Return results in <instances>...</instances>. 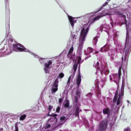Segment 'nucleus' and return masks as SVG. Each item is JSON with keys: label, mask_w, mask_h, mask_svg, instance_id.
Listing matches in <instances>:
<instances>
[{"label": "nucleus", "mask_w": 131, "mask_h": 131, "mask_svg": "<svg viewBox=\"0 0 131 131\" xmlns=\"http://www.w3.org/2000/svg\"><path fill=\"white\" fill-rule=\"evenodd\" d=\"M118 97L117 99L116 103V104L117 105H118L121 104V100L122 99V96L120 95L119 94L118 95Z\"/></svg>", "instance_id": "23"}, {"label": "nucleus", "mask_w": 131, "mask_h": 131, "mask_svg": "<svg viewBox=\"0 0 131 131\" xmlns=\"http://www.w3.org/2000/svg\"><path fill=\"white\" fill-rule=\"evenodd\" d=\"M7 7H8V4H7V3H6V8Z\"/></svg>", "instance_id": "41"}, {"label": "nucleus", "mask_w": 131, "mask_h": 131, "mask_svg": "<svg viewBox=\"0 0 131 131\" xmlns=\"http://www.w3.org/2000/svg\"><path fill=\"white\" fill-rule=\"evenodd\" d=\"M59 131H69L68 129H65L64 130H62L60 129V130Z\"/></svg>", "instance_id": "40"}, {"label": "nucleus", "mask_w": 131, "mask_h": 131, "mask_svg": "<svg viewBox=\"0 0 131 131\" xmlns=\"http://www.w3.org/2000/svg\"><path fill=\"white\" fill-rule=\"evenodd\" d=\"M26 117V115L25 114L21 115L20 116L19 118V120L20 121H23L25 118Z\"/></svg>", "instance_id": "27"}, {"label": "nucleus", "mask_w": 131, "mask_h": 131, "mask_svg": "<svg viewBox=\"0 0 131 131\" xmlns=\"http://www.w3.org/2000/svg\"><path fill=\"white\" fill-rule=\"evenodd\" d=\"M107 34L108 35V36H110L109 35H110V33H109V34H108V33H107Z\"/></svg>", "instance_id": "50"}, {"label": "nucleus", "mask_w": 131, "mask_h": 131, "mask_svg": "<svg viewBox=\"0 0 131 131\" xmlns=\"http://www.w3.org/2000/svg\"><path fill=\"white\" fill-rule=\"evenodd\" d=\"M120 107V106H118V107H117V109L118 110L119 109Z\"/></svg>", "instance_id": "47"}, {"label": "nucleus", "mask_w": 131, "mask_h": 131, "mask_svg": "<svg viewBox=\"0 0 131 131\" xmlns=\"http://www.w3.org/2000/svg\"><path fill=\"white\" fill-rule=\"evenodd\" d=\"M55 119L54 120L52 119H50L48 121V124L47 123L46 124V125L45 126L44 128L45 129H47L48 128H50L52 124V123H53V124L54 123V122L53 120H55Z\"/></svg>", "instance_id": "16"}, {"label": "nucleus", "mask_w": 131, "mask_h": 131, "mask_svg": "<svg viewBox=\"0 0 131 131\" xmlns=\"http://www.w3.org/2000/svg\"><path fill=\"white\" fill-rule=\"evenodd\" d=\"M121 70L122 67H120L119 68L118 70V75L119 77H120L121 75Z\"/></svg>", "instance_id": "29"}, {"label": "nucleus", "mask_w": 131, "mask_h": 131, "mask_svg": "<svg viewBox=\"0 0 131 131\" xmlns=\"http://www.w3.org/2000/svg\"><path fill=\"white\" fill-rule=\"evenodd\" d=\"M97 37L94 38L93 40V44L95 45L97 42Z\"/></svg>", "instance_id": "28"}, {"label": "nucleus", "mask_w": 131, "mask_h": 131, "mask_svg": "<svg viewBox=\"0 0 131 131\" xmlns=\"http://www.w3.org/2000/svg\"><path fill=\"white\" fill-rule=\"evenodd\" d=\"M8 0H7V1Z\"/></svg>", "instance_id": "56"}, {"label": "nucleus", "mask_w": 131, "mask_h": 131, "mask_svg": "<svg viewBox=\"0 0 131 131\" xmlns=\"http://www.w3.org/2000/svg\"><path fill=\"white\" fill-rule=\"evenodd\" d=\"M118 97V92H116L115 95L113 99V102L114 103L116 102V100L117 99Z\"/></svg>", "instance_id": "26"}, {"label": "nucleus", "mask_w": 131, "mask_h": 131, "mask_svg": "<svg viewBox=\"0 0 131 131\" xmlns=\"http://www.w3.org/2000/svg\"><path fill=\"white\" fill-rule=\"evenodd\" d=\"M113 51L111 50H109L108 52V55L110 56L111 60H113L114 59V56L115 53Z\"/></svg>", "instance_id": "19"}, {"label": "nucleus", "mask_w": 131, "mask_h": 131, "mask_svg": "<svg viewBox=\"0 0 131 131\" xmlns=\"http://www.w3.org/2000/svg\"><path fill=\"white\" fill-rule=\"evenodd\" d=\"M110 45L108 44H106L101 48L100 51L105 52L108 51L110 48Z\"/></svg>", "instance_id": "15"}, {"label": "nucleus", "mask_w": 131, "mask_h": 131, "mask_svg": "<svg viewBox=\"0 0 131 131\" xmlns=\"http://www.w3.org/2000/svg\"><path fill=\"white\" fill-rule=\"evenodd\" d=\"M93 49L91 47H89L87 49V52L86 50H84V53L85 55L87 56V57H85V60H86L88 58L91 57V56L89 54L90 53H92L93 52Z\"/></svg>", "instance_id": "9"}, {"label": "nucleus", "mask_w": 131, "mask_h": 131, "mask_svg": "<svg viewBox=\"0 0 131 131\" xmlns=\"http://www.w3.org/2000/svg\"><path fill=\"white\" fill-rule=\"evenodd\" d=\"M110 1V0H107L106 2H107V3H108V2Z\"/></svg>", "instance_id": "49"}, {"label": "nucleus", "mask_w": 131, "mask_h": 131, "mask_svg": "<svg viewBox=\"0 0 131 131\" xmlns=\"http://www.w3.org/2000/svg\"><path fill=\"white\" fill-rule=\"evenodd\" d=\"M60 106H58L57 107L56 110V112L57 113H59L60 110Z\"/></svg>", "instance_id": "34"}, {"label": "nucleus", "mask_w": 131, "mask_h": 131, "mask_svg": "<svg viewBox=\"0 0 131 131\" xmlns=\"http://www.w3.org/2000/svg\"><path fill=\"white\" fill-rule=\"evenodd\" d=\"M15 131H18V124L16 123L15 124Z\"/></svg>", "instance_id": "30"}, {"label": "nucleus", "mask_w": 131, "mask_h": 131, "mask_svg": "<svg viewBox=\"0 0 131 131\" xmlns=\"http://www.w3.org/2000/svg\"><path fill=\"white\" fill-rule=\"evenodd\" d=\"M64 74L63 73H61L59 74L58 77L53 83V85L51 88V93H54L58 90V87L59 83V79L60 80L64 76Z\"/></svg>", "instance_id": "5"}, {"label": "nucleus", "mask_w": 131, "mask_h": 131, "mask_svg": "<svg viewBox=\"0 0 131 131\" xmlns=\"http://www.w3.org/2000/svg\"><path fill=\"white\" fill-rule=\"evenodd\" d=\"M68 16L70 24L72 28H73L74 23H76L78 18H80V17H78L77 18H73L71 16H70L68 15Z\"/></svg>", "instance_id": "8"}, {"label": "nucleus", "mask_w": 131, "mask_h": 131, "mask_svg": "<svg viewBox=\"0 0 131 131\" xmlns=\"http://www.w3.org/2000/svg\"><path fill=\"white\" fill-rule=\"evenodd\" d=\"M0 131H3V129L2 128H0Z\"/></svg>", "instance_id": "44"}, {"label": "nucleus", "mask_w": 131, "mask_h": 131, "mask_svg": "<svg viewBox=\"0 0 131 131\" xmlns=\"http://www.w3.org/2000/svg\"><path fill=\"white\" fill-rule=\"evenodd\" d=\"M117 31L116 30H114L113 31V34L111 35V37L113 39L114 43L116 45L118 44L117 38Z\"/></svg>", "instance_id": "11"}, {"label": "nucleus", "mask_w": 131, "mask_h": 131, "mask_svg": "<svg viewBox=\"0 0 131 131\" xmlns=\"http://www.w3.org/2000/svg\"><path fill=\"white\" fill-rule=\"evenodd\" d=\"M46 131H50L49 130H47Z\"/></svg>", "instance_id": "51"}, {"label": "nucleus", "mask_w": 131, "mask_h": 131, "mask_svg": "<svg viewBox=\"0 0 131 131\" xmlns=\"http://www.w3.org/2000/svg\"><path fill=\"white\" fill-rule=\"evenodd\" d=\"M97 94L98 95H99L100 94H101V92L99 90H98L97 92Z\"/></svg>", "instance_id": "39"}, {"label": "nucleus", "mask_w": 131, "mask_h": 131, "mask_svg": "<svg viewBox=\"0 0 131 131\" xmlns=\"http://www.w3.org/2000/svg\"><path fill=\"white\" fill-rule=\"evenodd\" d=\"M103 26H101L100 27L97 29V30L98 31H101L102 32L103 30Z\"/></svg>", "instance_id": "32"}, {"label": "nucleus", "mask_w": 131, "mask_h": 131, "mask_svg": "<svg viewBox=\"0 0 131 131\" xmlns=\"http://www.w3.org/2000/svg\"><path fill=\"white\" fill-rule=\"evenodd\" d=\"M74 75L75 73H74L71 74L69 77L67 83V85L68 86H69L70 84V82L71 80L72 81V79L73 78H74Z\"/></svg>", "instance_id": "18"}, {"label": "nucleus", "mask_w": 131, "mask_h": 131, "mask_svg": "<svg viewBox=\"0 0 131 131\" xmlns=\"http://www.w3.org/2000/svg\"><path fill=\"white\" fill-rule=\"evenodd\" d=\"M69 117V116L68 117H66L64 116H62L60 117V120L61 122H65L68 120Z\"/></svg>", "instance_id": "21"}, {"label": "nucleus", "mask_w": 131, "mask_h": 131, "mask_svg": "<svg viewBox=\"0 0 131 131\" xmlns=\"http://www.w3.org/2000/svg\"><path fill=\"white\" fill-rule=\"evenodd\" d=\"M52 61L51 60H48L45 63L44 70L46 73L49 72L50 69L51 68Z\"/></svg>", "instance_id": "7"}, {"label": "nucleus", "mask_w": 131, "mask_h": 131, "mask_svg": "<svg viewBox=\"0 0 131 131\" xmlns=\"http://www.w3.org/2000/svg\"><path fill=\"white\" fill-rule=\"evenodd\" d=\"M51 115L49 114V113H48V116H51Z\"/></svg>", "instance_id": "46"}, {"label": "nucleus", "mask_w": 131, "mask_h": 131, "mask_svg": "<svg viewBox=\"0 0 131 131\" xmlns=\"http://www.w3.org/2000/svg\"><path fill=\"white\" fill-rule=\"evenodd\" d=\"M99 52V51H96L95 52V54H97Z\"/></svg>", "instance_id": "48"}, {"label": "nucleus", "mask_w": 131, "mask_h": 131, "mask_svg": "<svg viewBox=\"0 0 131 131\" xmlns=\"http://www.w3.org/2000/svg\"><path fill=\"white\" fill-rule=\"evenodd\" d=\"M30 53L31 54L33 55L34 57L38 59L39 61L41 64H42L44 62L46 61V60H47V59L46 58H43L39 57L37 55L35 54L34 53L32 52H30Z\"/></svg>", "instance_id": "14"}, {"label": "nucleus", "mask_w": 131, "mask_h": 131, "mask_svg": "<svg viewBox=\"0 0 131 131\" xmlns=\"http://www.w3.org/2000/svg\"><path fill=\"white\" fill-rule=\"evenodd\" d=\"M92 95V93L90 92L86 95V96L88 97H91Z\"/></svg>", "instance_id": "33"}, {"label": "nucleus", "mask_w": 131, "mask_h": 131, "mask_svg": "<svg viewBox=\"0 0 131 131\" xmlns=\"http://www.w3.org/2000/svg\"><path fill=\"white\" fill-rule=\"evenodd\" d=\"M124 86L123 85H122L121 89V93L120 94H119L120 95L122 96L123 95L124 93Z\"/></svg>", "instance_id": "24"}, {"label": "nucleus", "mask_w": 131, "mask_h": 131, "mask_svg": "<svg viewBox=\"0 0 131 131\" xmlns=\"http://www.w3.org/2000/svg\"><path fill=\"white\" fill-rule=\"evenodd\" d=\"M77 36L75 35H73L71 33V37L69 39L70 40V42H71L72 43V45L71 48L70 49L68 53L67 54V57L69 59H72L74 55L72 53L73 50V44L76 41Z\"/></svg>", "instance_id": "4"}, {"label": "nucleus", "mask_w": 131, "mask_h": 131, "mask_svg": "<svg viewBox=\"0 0 131 131\" xmlns=\"http://www.w3.org/2000/svg\"><path fill=\"white\" fill-rule=\"evenodd\" d=\"M114 51H115L116 52V51H117V49H116V48L115 49H114Z\"/></svg>", "instance_id": "45"}, {"label": "nucleus", "mask_w": 131, "mask_h": 131, "mask_svg": "<svg viewBox=\"0 0 131 131\" xmlns=\"http://www.w3.org/2000/svg\"><path fill=\"white\" fill-rule=\"evenodd\" d=\"M9 24L8 22L6 25V33H8L9 30Z\"/></svg>", "instance_id": "25"}, {"label": "nucleus", "mask_w": 131, "mask_h": 131, "mask_svg": "<svg viewBox=\"0 0 131 131\" xmlns=\"http://www.w3.org/2000/svg\"><path fill=\"white\" fill-rule=\"evenodd\" d=\"M107 127V123L105 121H103L100 124L99 129L101 131L105 130Z\"/></svg>", "instance_id": "12"}, {"label": "nucleus", "mask_w": 131, "mask_h": 131, "mask_svg": "<svg viewBox=\"0 0 131 131\" xmlns=\"http://www.w3.org/2000/svg\"><path fill=\"white\" fill-rule=\"evenodd\" d=\"M4 48H2V49H1V50H0V51H2L3 50H4Z\"/></svg>", "instance_id": "43"}, {"label": "nucleus", "mask_w": 131, "mask_h": 131, "mask_svg": "<svg viewBox=\"0 0 131 131\" xmlns=\"http://www.w3.org/2000/svg\"><path fill=\"white\" fill-rule=\"evenodd\" d=\"M81 92L79 90H77L76 92V95L74 97V100L73 104L74 106L75 110V115L76 116L79 118V114L80 112L82 111L80 109L79 106H80V104L78 102V99L80 97V94Z\"/></svg>", "instance_id": "3"}, {"label": "nucleus", "mask_w": 131, "mask_h": 131, "mask_svg": "<svg viewBox=\"0 0 131 131\" xmlns=\"http://www.w3.org/2000/svg\"><path fill=\"white\" fill-rule=\"evenodd\" d=\"M53 107V106H51L50 105H49V106L48 110L49 111V113L51 111Z\"/></svg>", "instance_id": "31"}, {"label": "nucleus", "mask_w": 131, "mask_h": 131, "mask_svg": "<svg viewBox=\"0 0 131 131\" xmlns=\"http://www.w3.org/2000/svg\"><path fill=\"white\" fill-rule=\"evenodd\" d=\"M81 58L79 57L78 59V60H76L73 66V69L74 70V72L73 73H75L76 71L77 67H78V64H80L81 63Z\"/></svg>", "instance_id": "13"}, {"label": "nucleus", "mask_w": 131, "mask_h": 131, "mask_svg": "<svg viewBox=\"0 0 131 131\" xmlns=\"http://www.w3.org/2000/svg\"><path fill=\"white\" fill-rule=\"evenodd\" d=\"M127 102H129V101H127Z\"/></svg>", "instance_id": "55"}, {"label": "nucleus", "mask_w": 131, "mask_h": 131, "mask_svg": "<svg viewBox=\"0 0 131 131\" xmlns=\"http://www.w3.org/2000/svg\"><path fill=\"white\" fill-rule=\"evenodd\" d=\"M64 107L65 108H68L69 105V101L68 100H67L63 103Z\"/></svg>", "instance_id": "22"}, {"label": "nucleus", "mask_w": 131, "mask_h": 131, "mask_svg": "<svg viewBox=\"0 0 131 131\" xmlns=\"http://www.w3.org/2000/svg\"><path fill=\"white\" fill-rule=\"evenodd\" d=\"M63 99L62 98H60L59 100V103H61Z\"/></svg>", "instance_id": "37"}, {"label": "nucleus", "mask_w": 131, "mask_h": 131, "mask_svg": "<svg viewBox=\"0 0 131 131\" xmlns=\"http://www.w3.org/2000/svg\"><path fill=\"white\" fill-rule=\"evenodd\" d=\"M118 14L119 15H121V17H123L124 19L126 18V16L125 15H123L122 14H121V13H118Z\"/></svg>", "instance_id": "35"}, {"label": "nucleus", "mask_w": 131, "mask_h": 131, "mask_svg": "<svg viewBox=\"0 0 131 131\" xmlns=\"http://www.w3.org/2000/svg\"><path fill=\"white\" fill-rule=\"evenodd\" d=\"M6 45H8L9 48H6L5 51L2 52V53L7 52L6 54L9 55L13 51L17 52L24 51L28 52L30 53V51L26 49L20 43L13 41L11 38H7L6 40Z\"/></svg>", "instance_id": "2"}, {"label": "nucleus", "mask_w": 131, "mask_h": 131, "mask_svg": "<svg viewBox=\"0 0 131 131\" xmlns=\"http://www.w3.org/2000/svg\"><path fill=\"white\" fill-rule=\"evenodd\" d=\"M101 9V8H100V9H99L98 10H97V11L96 12V13L98 12L99 11H100V10Z\"/></svg>", "instance_id": "42"}, {"label": "nucleus", "mask_w": 131, "mask_h": 131, "mask_svg": "<svg viewBox=\"0 0 131 131\" xmlns=\"http://www.w3.org/2000/svg\"><path fill=\"white\" fill-rule=\"evenodd\" d=\"M81 76L80 73H79L77 80V84L78 86L79 87L81 81Z\"/></svg>", "instance_id": "17"}, {"label": "nucleus", "mask_w": 131, "mask_h": 131, "mask_svg": "<svg viewBox=\"0 0 131 131\" xmlns=\"http://www.w3.org/2000/svg\"><path fill=\"white\" fill-rule=\"evenodd\" d=\"M106 10H105V11H106Z\"/></svg>", "instance_id": "53"}, {"label": "nucleus", "mask_w": 131, "mask_h": 131, "mask_svg": "<svg viewBox=\"0 0 131 131\" xmlns=\"http://www.w3.org/2000/svg\"><path fill=\"white\" fill-rule=\"evenodd\" d=\"M120 52L121 53H122V52H121V51H120Z\"/></svg>", "instance_id": "52"}, {"label": "nucleus", "mask_w": 131, "mask_h": 131, "mask_svg": "<svg viewBox=\"0 0 131 131\" xmlns=\"http://www.w3.org/2000/svg\"><path fill=\"white\" fill-rule=\"evenodd\" d=\"M83 61H82V62H83Z\"/></svg>", "instance_id": "54"}, {"label": "nucleus", "mask_w": 131, "mask_h": 131, "mask_svg": "<svg viewBox=\"0 0 131 131\" xmlns=\"http://www.w3.org/2000/svg\"><path fill=\"white\" fill-rule=\"evenodd\" d=\"M93 66L97 70H99L101 74L104 73L106 75L109 73V71L107 69L106 66L102 64L101 66V67H100L99 63L98 62H97L96 64H94Z\"/></svg>", "instance_id": "6"}, {"label": "nucleus", "mask_w": 131, "mask_h": 131, "mask_svg": "<svg viewBox=\"0 0 131 131\" xmlns=\"http://www.w3.org/2000/svg\"><path fill=\"white\" fill-rule=\"evenodd\" d=\"M130 128L129 127H127L126 128H125L123 131H129Z\"/></svg>", "instance_id": "36"}, {"label": "nucleus", "mask_w": 131, "mask_h": 131, "mask_svg": "<svg viewBox=\"0 0 131 131\" xmlns=\"http://www.w3.org/2000/svg\"><path fill=\"white\" fill-rule=\"evenodd\" d=\"M110 110L109 108H104L103 110V113L104 114H107V116L110 115Z\"/></svg>", "instance_id": "20"}, {"label": "nucleus", "mask_w": 131, "mask_h": 131, "mask_svg": "<svg viewBox=\"0 0 131 131\" xmlns=\"http://www.w3.org/2000/svg\"><path fill=\"white\" fill-rule=\"evenodd\" d=\"M120 77H119L118 75L117 74H114L112 75V77L110 75V81L111 80L114 81L116 83L117 81L119 80Z\"/></svg>", "instance_id": "10"}, {"label": "nucleus", "mask_w": 131, "mask_h": 131, "mask_svg": "<svg viewBox=\"0 0 131 131\" xmlns=\"http://www.w3.org/2000/svg\"><path fill=\"white\" fill-rule=\"evenodd\" d=\"M113 13L112 12L110 11L106 13L103 12L94 18L91 21L90 20L92 19V17L90 18L89 19V21L88 23L84 24L81 27H80L81 30L80 31V35L79 38V44L77 51L78 59L79 57L81 58V56L82 54V50L83 45V42L85 40L86 36L89 31L90 24L95 21L98 20L103 16L112 15Z\"/></svg>", "instance_id": "1"}, {"label": "nucleus", "mask_w": 131, "mask_h": 131, "mask_svg": "<svg viewBox=\"0 0 131 131\" xmlns=\"http://www.w3.org/2000/svg\"><path fill=\"white\" fill-rule=\"evenodd\" d=\"M107 2H106L104 4H103V5H102V7H103L105 6L106 5H107Z\"/></svg>", "instance_id": "38"}]
</instances>
